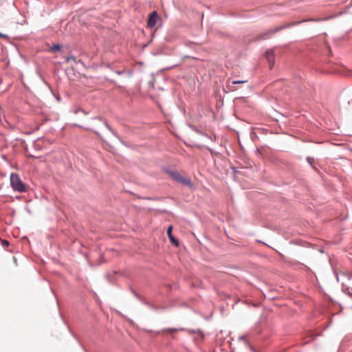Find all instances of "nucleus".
<instances>
[{
  "instance_id": "f257e3e1",
  "label": "nucleus",
  "mask_w": 352,
  "mask_h": 352,
  "mask_svg": "<svg viewBox=\"0 0 352 352\" xmlns=\"http://www.w3.org/2000/svg\"><path fill=\"white\" fill-rule=\"evenodd\" d=\"M10 184L14 191H17L19 192H25L27 191L25 184L21 180L19 175L16 173H12L10 175Z\"/></svg>"
},
{
  "instance_id": "f03ea898",
  "label": "nucleus",
  "mask_w": 352,
  "mask_h": 352,
  "mask_svg": "<svg viewBox=\"0 0 352 352\" xmlns=\"http://www.w3.org/2000/svg\"><path fill=\"white\" fill-rule=\"evenodd\" d=\"M158 19H159V16H158L157 12H155V11L152 12L148 16V21H147V26L150 28H153L156 25V23L158 21Z\"/></svg>"
},
{
  "instance_id": "7ed1b4c3",
  "label": "nucleus",
  "mask_w": 352,
  "mask_h": 352,
  "mask_svg": "<svg viewBox=\"0 0 352 352\" xmlns=\"http://www.w3.org/2000/svg\"><path fill=\"white\" fill-rule=\"evenodd\" d=\"M282 28H278L273 30H268L258 36L256 40L267 39L269 38L273 34L281 30Z\"/></svg>"
},
{
  "instance_id": "20e7f679",
  "label": "nucleus",
  "mask_w": 352,
  "mask_h": 352,
  "mask_svg": "<svg viewBox=\"0 0 352 352\" xmlns=\"http://www.w3.org/2000/svg\"><path fill=\"white\" fill-rule=\"evenodd\" d=\"M172 176H173V177L175 180H177V181H178V182H182V183H183V184H186V185H190V180L183 178V177H182L179 173H173V174H172Z\"/></svg>"
},
{
  "instance_id": "39448f33",
  "label": "nucleus",
  "mask_w": 352,
  "mask_h": 352,
  "mask_svg": "<svg viewBox=\"0 0 352 352\" xmlns=\"http://www.w3.org/2000/svg\"><path fill=\"white\" fill-rule=\"evenodd\" d=\"M266 57L269 63L270 68L272 67L274 63V54L272 50H268L266 52Z\"/></svg>"
},
{
  "instance_id": "423d86ee",
  "label": "nucleus",
  "mask_w": 352,
  "mask_h": 352,
  "mask_svg": "<svg viewBox=\"0 0 352 352\" xmlns=\"http://www.w3.org/2000/svg\"><path fill=\"white\" fill-rule=\"evenodd\" d=\"M172 230H173V227L171 226H170L168 229H167V234L168 236V238L170 241V242L176 245V246H178L179 245V241L177 239H176L173 235H172Z\"/></svg>"
},
{
  "instance_id": "0eeeda50",
  "label": "nucleus",
  "mask_w": 352,
  "mask_h": 352,
  "mask_svg": "<svg viewBox=\"0 0 352 352\" xmlns=\"http://www.w3.org/2000/svg\"><path fill=\"white\" fill-rule=\"evenodd\" d=\"M61 47L60 45H54L52 47H51V50L52 51H59L60 50Z\"/></svg>"
},
{
  "instance_id": "6e6552de",
  "label": "nucleus",
  "mask_w": 352,
  "mask_h": 352,
  "mask_svg": "<svg viewBox=\"0 0 352 352\" xmlns=\"http://www.w3.org/2000/svg\"><path fill=\"white\" fill-rule=\"evenodd\" d=\"M71 60L76 62V58L74 56H68L66 58L67 63H69Z\"/></svg>"
},
{
  "instance_id": "1a4fd4ad",
  "label": "nucleus",
  "mask_w": 352,
  "mask_h": 352,
  "mask_svg": "<svg viewBox=\"0 0 352 352\" xmlns=\"http://www.w3.org/2000/svg\"><path fill=\"white\" fill-rule=\"evenodd\" d=\"M247 82H248V80H234V81H232V84H241V83H245Z\"/></svg>"
},
{
  "instance_id": "9d476101",
  "label": "nucleus",
  "mask_w": 352,
  "mask_h": 352,
  "mask_svg": "<svg viewBox=\"0 0 352 352\" xmlns=\"http://www.w3.org/2000/svg\"><path fill=\"white\" fill-rule=\"evenodd\" d=\"M9 245V242L8 241H3V246H8Z\"/></svg>"
},
{
  "instance_id": "9b49d317",
  "label": "nucleus",
  "mask_w": 352,
  "mask_h": 352,
  "mask_svg": "<svg viewBox=\"0 0 352 352\" xmlns=\"http://www.w3.org/2000/svg\"><path fill=\"white\" fill-rule=\"evenodd\" d=\"M0 37L1 38H6V34H3L2 33L0 32Z\"/></svg>"
},
{
  "instance_id": "f8f14e48",
  "label": "nucleus",
  "mask_w": 352,
  "mask_h": 352,
  "mask_svg": "<svg viewBox=\"0 0 352 352\" xmlns=\"http://www.w3.org/2000/svg\"><path fill=\"white\" fill-rule=\"evenodd\" d=\"M307 160L309 161V162H310V163H311V162H310L311 158L308 157V158H307Z\"/></svg>"
}]
</instances>
